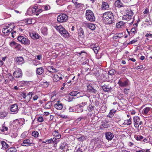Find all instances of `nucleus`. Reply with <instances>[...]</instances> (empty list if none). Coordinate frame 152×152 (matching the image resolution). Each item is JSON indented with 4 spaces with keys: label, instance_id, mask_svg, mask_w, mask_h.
Segmentation results:
<instances>
[{
    "label": "nucleus",
    "instance_id": "obj_22",
    "mask_svg": "<svg viewBox=\"0 0 152 152\" xmlns=\"http://www.w3.org/2000/svg\"><path fill=\"white\" fill-rule=\"evenodd\" d=\"M44 69L43 67L37 68L36 69V73L37 74L41 75L44 72Z\"/></svg>",
    "mask_w": 152,
    "mask_h": 152
},
{
    "label": "nucleus",
    "instance_id": "obj_27",
    "mask_svg": "<svg viewBox=\"0 0 152 152\" xmlns=\"http://www.w3.org/2000/svg\"><path fill=\"white\" fill-rule=\"evenodd\" d=\"M87 26L88 28L92 30L95 29L96 28L95 25L92 23H88Z\"/></svg>",
    "mask_w": 152,
    "mask_h": 152
},
{
    "label": "nucleus",
    "instance_id": "obj_9",
    "mask_svg": "<svg viewBox=\"0 0 152 152\" xmlns=\"http://www.w3.org/2000/svg\"><path fill=\"white\" fill-rule=\"evenodd\" d=\"M13 75L15 77H21L22 76V71L20 69H18L13 72Z\"/></svg>",
    "mask_w": 152,
    "mask_h": 152
},
{
    "label": "nucleus",
    "instance_id": "obj_57",
    "mask_svg": "<svg viewBox=\"0 0 152 152\" xmlns=\"http://www.w3.org/2000/svg\"><path fill=\"white\" fill-rule=\"evenodd\" d=\"M52 138L47 140H46V142H48V144L49 143H53V141Z\"/></svg>",
    "mask_w": 152,
    "mask_h": 152
},
{
    "label": "nucleus",
    "instance_id": "obj_49",
    "mask_svg": "<svg viewBox=\"0 0 152 152\" xmlns=\"http://www.w3.org/2000/svg\"><path fill=\"white\" fill-rule=\"evenodd\" d=\"M15 48L16 50H20L21 48V46L20 44L17 43Z\"/></svg>",
    "mask_w": 152,
    "mask_h": 152
},
{
    "label": "nucleus",
    "instance_id": "obj_18",
    "mask_svg": "<svg viewBox=\"0 0 152 152\" xmlns=\"http://www.w3.org/2000/svg\"><path fill=\"white\" fill-rule=\"evenodd\" d=\"M115 5L116 7L119 8L123 7L124 6L123 4L121 1V0L116 1L115 3Z\"/></svg>",
    "mask_w": 152,
    "mask_h": 152
},
{
    "label": "nucleus",
    "instance_id": "obj_47",
    "mask_svg": "<svg viewBox=\"0 0 152 152\" xmlns=\"http://www.w3.org/2000/svg\"><path fill=\"white\" fill-rule=\"evenodd\" d=\"M65 143V142H63L60 144V148L61 149H63L65 148L66 145Z\"/></svg>",
    "mask_w": 152,
    "mask_h": 152
},
{
    "label": "nucleus",
    "instance_id": "obj_32",
    "mask_svg": "<svg viewBox=\"0 0 152 152\" xmlns=\"http://www.w3.org/2000/svg\"><path fill=\"white\" fill-rule=\"evenodd\" d=\"M2 148L4 149H7L9 147V145L7 144L5 141H2L1 143Z\"/></svg>",
    "mask_w": 152,
    "mask_h": 152
},
{
    "label": "nucleus",
    "instance_id": "obj_5",
    "mask_svg": "<svg viewBox=\"0 0 152 152\" xmlns=\"http://www.w3.org/2000/svg\"><path fill=\"white\" fill-rule=\"evenodd\" d=\"M17 39L22 44L25 45H27L30 44V42L28 39L20 35L18 36Z\"/></svg>",
    "mask_w": 152,
    "mask_h": 152
},
{
    "label": "nucleus",
    "instance_id": "obj_46",
    "mask_svg": "<svg viewBox=\"0 0 152 152\" xmlns=\"http://www.w3.org/2000/svg\"><path fill=\"white\" fill-rule=\"evenodd\" d=\"M115 73V71L114 69H112L109 71L108 74L111 75H113Z\"/></svg>",
    "mask_w": 152,
    "mask_h": 152
},
{
    "label": "nucleus",
    "instance_id": "obj_21",
    "mask_svg": "<svg viewBox=\"0 0 152 152\" xmlns=\"http://www.w3.org/2000/svg\"><path fill=\"white\" fill-rule=\"evenodd\" d=\"M7 115V113L5 110H0V118H3Z\"/></svg>",
    "mask_w": 152,
    "mask_h": 152
},
{
    "label": "nucleus",
    "instance_id": "obj_7",
    "mask_svg": "<svg viewBox=\"0 0 152 152\" xmlns=\"http://www.w3.org/2000/svg\"><path fill=\"white\" fill-rule=\"evenodd\" d=\"M68 19L67 16L64 14H62L59 15L57 18V20L58 22L62 23L65 22Z\"/></svg>",
    "mask_w": 152,
    "mask_h": 152
},
{
    "label": "nucleus",
    "instance_id": "obj_40",
    "mask_svg": "<svg viewBox=\"0 0 152 152\" xmlns=\"http://www.w3.org/2000/svg\"><path fill=\"white\" fill-rule=\"evenodd\" d=\"M48 69L49 70H52V71L53 72H56L57 71V70L54 68L53 66H48Z\"/></svg>",
    "mask_w": 152,
    "mask_h": 152
},
{
    "label": "nucleus",
    "instance_id": "obj_26",
    "mask_svg": "<svg viewBox=\"0 0 152 152\" xmlns=\"http://www.w3.org/2000/svg\"><path fill=\"white\" fill-rule=\"evenodd\" d=\"M91 47L93 48V49L95 53L97 54L98 53V50L100 49V48L99 46L93 45L91 46Z\"/></svg>",
    "mask_w": 152,
    "mask_h": 152
},
{
    "label": "nucleus",
    "instance_id": "obj_45",
    "mask_svg": "<svg viewBox=\"0 0 152 152\" xmlns=\"http://www.w3.org/2000/svg\"><path fill=\"white\" fill-rule=\"evenodd\" d=\"M36 10V15H38L39 14V13H40L42 12L43 10L42 9H37Z\"/></svg>",
    "mask_w": 152,
    "mask_h": 152
},
{
    "label": "nucleus",
    "instance_id": "obj_8",
    "mask_svg": "<svg viewBox=\"0 0 152 152\" xmlns=\"http://www.w3.org/2000/svg\"><path fill=\"white\" fill-rule=\"evenodd\" d=\"M34 95V93L33 92H29L27 94H26V93H23V96L26 100L28 102L32 97V96Z\"/></svg>",
    "mask_w": 152,
    "mask_h": 152
},
{
    "label": "nucleus",
    "instance_id": "obj_52",
    "mask_svg": "<svg viewBox=\"0 0 152 152\" xmlns=\"http://www.w3.org/2000/svg\"><path fill=\"white\" fill-rule=\"evenodd\" d=\"M102 125L103 126V127L105 128H107L108 127L107 126V124L104 121H102Z\"/></svg>",
    "mask_w": 152,
    "mask_h": 152
},
{
    "label": "nucleus",
    "instance_id": "obj_24",
    "mask_svg": "<svg viewBox=\"0 0 152 152\" xmlns=\"http://www.w3.org/2000/svg\"><path fill=\"white\" fill-rule=\"evenodd\" d=\"M151 108L148 107H147L144 108L142 111V114L145 115L147 114L151 110Z\"/></svg>",
    "mask_w": 152,
    "mask_h": 152
},
{
    "label": "nucleus",
    "instance_id": "obj_12",
    "mask_svg": "<svg viewBox=\"0 0 152 152\" xmlns=\"http://www.w3.org/2000/svg\"><path fill=\"white\" fill-rule=\"evenodd\" d=\"M106 139L108 140H111L114 137L113 134L110 132H107L105 133Z\"/></svg>",
    "mask_w": 152,
    "mask_h": 152
},
{
    "label": "nucleus",
    "instance_id": "obj_2",
    "mask_svg": "<svg viewBox=\"0 0 152 152\" xmlns=\"http://www.w3.org/2000/svg\"><path fill=\"white\" fill-rule=\"evenodd\" d=\"M86 17L87 20L90 21H94L95 20V17L94 13L91 10H86Z\"/></svg>",
    "mask_w": 152,
    "mask_h": 152
},
{
    "label": "nucleus",
    "instance_id": "obj_17",
    "mask_svg": "<svg viewBox=\"0 0 152 152\" xmlns=\"http://www.w3.org/2000/svg\"><path fill=\"white\" fill-rule=\"evenodd\" d=\"M31 144L30 140L29 139H26L23 141V143L21 145L24 146H28Z\"/></svg>",
    "mask_w": 152,
    "mask_h": 152
},
{
    "label": "nucleus",
    "instance_id": "obj_3",
    "mask_svg": "<svg viewBox=\"0 0 152 152\" xmlns=\"http://www.w3.org/2000/svg\"><path fill=\"white\" fill-rule=\"evenodd\" d=\"M56 29L64 37H66L69 36L68 32L61 26H57L55 27Z\"/></svg>",
    "mask_w": 152,
    "mask_h": 152
},
{
    "label": "nucleus",
    "instance_id": "obj_4",
    "mask_svg": "<svg viewBox=\"0 0 152 152\" xmlns=\"http://www.w3.org/2000/svg\"><path fill=\"white\" fill-rule=\"evenodd\" d=\"M119 86L122 87H125L129 85V81L125 78H121L118 81V83Z\"/></svg>",
    "mask_w": 152,
    "mask_h": 152
},
{
    "label": "nucleus",
    "instance_id": "obj_59",
    "mask_svg": "<svg viewBox=\"0 0 152 152\" xmlns=\"http://www.w3.org/2000/svg\"><path fill=\"white\" fill-rule=\"evenodd\" d=\"M137 41V40L136 39H134L132 40L129 43V44H133L134 43H135V42H136Z\"/></svg>",
    "mask_w": 152,
    "mask_h": 152
},
{
    "label": "nucleus",
    "instance_id": "obj_30",
    "mask_svg": "<svg viewBox=\"0 0 152 152\" xmlns=\"http://www.w3.org/2000/svg\"><path fill=\"white\" fill-rule=\"evenodd\" d=\"M134 137L137 141H142L144 138L142 136L139 135H135Z\"/></svg>",
    "mask_w": 152,
    "mask_h": 152
},
{
    "label": "nucleus",
    "instance_id": "obj_15",
    "mask_svg": "<svg viewBox=\"0 0 152 152\" xmlns=\"http://www.w3.org/2000/svg\"><path fill=\"white\" fill-rule=\"evenodd\" d=\"M75 6L74 9L77 10H80L84 7L83 4L80 3H78Z\"/></svg>",
    "mask_w": 152,
    "mask_h": 152
},
{
    "label": "nucleus",
    "instance_id": "obj_25",
    "mask_svg": "<svg viewBox=\"0 0 152 152\" xmlns=\"http://www.w3.org/2000/svg\"><path fill=\"white\" fill-rule=\"evenodd\" d=\"M109 8V5L106 2H102V8L103 10H106Z\"/></svg>",
    "mask_w": 152,
    "mask_h": 152
},
{
    "label": "nucleus",
    "instance_id": "obj_54",
    "mask_svg": "<svg viewBox=\"0 0 152 152\" xmlns=\"http://www.w3.org/2000/svg\"><path fill=\"white\" fill-rule=\"evenodd\" d=\"M86 104H87L86 102H82L81 103H80V104H78V105L79 106V107H80L82 108V107L86 105Z\"/></svg>",
    "mask_w": 152,
    "mask_h": 152
},
{
    "label": "nucleus",
    "instance_id": "obj_42",
    "mask_svg": "<svg viewBox=\"0 0 152 152\" xmlns=\"http://www.w3.org/2000/svg\"><path fill=\"white\" fill-rule=\"evenodd\" d=\"M37 10L34 9V8H28V12L29 11H31L32 14L33 15H34L36 14V10Z\"/></svg>",
    "mask_w": 152,
    "mask_h": 152
},
{
    "label": "nucleus",
    "instance_id": "obj_60",
    "mask_svg": "<svg viewBox=\"0 0 152 152\" xmlns=\"http://www.w3.org/2000/svg\"><path fill=\"white\" fill-rule=\"evenodd\" d=\"M34 96L33 97V99L34 101H35L37 100L38 98V96L36 95H34Z\"/></svg>",
    "mask_w": 152,
    "mask_h": 152
},
{
    "label": "nucleus",
    "instance_id": "obj_38",
    "mask_svg": "<svg viewBox=\"0 0 152 152\" xmlns=\"http://www.w3.org/2000/svg\"><path fill=\"white\" fill-rule=\"evenodd\" d=\"M94 106L91 104H89L87 107V109L89 111H92L94 109Z\"/></svg>",
    "mask_w": 152,
    "mask_h": 152
},
{
    "label": "nucleus",
    "instance_id": "obj_31",
    "mask_svg": "<svg viewBox=\"0 0 152 152\" xmlns=\"http://www.w3.org/2000/svg\"><path fill=\"white\" fill-rule=\"evenodd\" d=\"M52 106V103L50 102H48L44 106V107L45 109H49Z\"/></svg>",
    "mask_w": 152,
    "mask_h": 152
},
{
    "label": "nucleus",
    "instance_id": "obj_14",
    "mask_svg": "<svg viewBox=\"0 0 152 152\" xmlns=\"http://www.w3.org/2000/svg\"><path fill=\"white\" fill-rule=\"evenodd\" d=\"M87 90L88 92H90L93 94H96L97 92L96 89L92 86L88 85L87 86Z\"/></svg>",
    "mask_w": 152,
    "mask_h": 152
},
{
    "label": "nucleus",
    "instance_id": "obj_35",
    "mask_svg": "<svg viewBox=\"0 0 152 152\" xmlns=\"http://www.w3.org/2000/svg\"><path fill=\"white\" fill-rule=\"evenodd\" d=\"M53 80L55 82H57L60 80L59 76L57 75H55L53 77Z\"/></svg>",
    "mask_w": 152,
    "mask_h": 152
},
{
    "label": "nucleus",
    "instance_id": "obj_63",
    "mask_svg": "<svg viewBox=\"0 0 152 152\" xmlns=\"http://www.w3.org/2000/svg\"><path fill=\"white\" fill-rule=\"evenodd\" d=\"M8 75L10 76L9 77V79H10V80H13L14 79V77L10 73Z\"/></svg>",
    "mask_w": 152,
    "mask_h": 152
},
{
    "label": "nucleus",
    "instance_id": "obj_33",
    "mask_svg": "<svg viewBox=\"0 0 152 152\" xmlns=\"http://www.w3.org/2000/svg\"><path fill=\"white\" fill-rule=\"evenodd\" d=\"M12 31V29L10 30V29H8L7 28H4L2 29V32L3 33H4V34H7L10 32Z\"/></svg>",
    "mask_w": 152,
    "mask_h": 152
},
{
    "label": "nucleus",
    "instance_id": "obj_62",
    "mask_svg": "<svg viewBox=\"0 0 152 152\" xmlns=\"http://www.w3.org/2000/svg\"><path fill=\"white\" fill-rule=\"evenodd\" d=\"M42 56L41 55H37L36 56V58L39 60H40Z\"/></svg>",
    "mask_w": 152,
    "mask_h": 152
},
{
    "label": "nucleus",
    "instance_id": "obj_34",
    "mask_svg": "<svg viewBox=\"0 0 152 152\" xmlns=\"http://www.w3.org/2000/svg\"><path fill=\"white\" fill-rule=\"evenodd\" d=\"M79 93V92L77 91H74L69 93V95L72 96H75Z\"/></svg>",
    "mask_w": 152,
    "mask_h": 152
},
{
    "label": "nucleus",
    "instance_id": "obj_36",
    "mask_svg": "<svg viewBox=\"0 0 152 152\" xmlns=\"http://www.w3.org/2000/svg\"><path fill=\"white\" fill-rule=\"evenodd\" d=\"M132 123V121L131 120L130 118H129L127 120H125L124 123V124L129 125Z\"/></svg>",
    "mask_w": 152,
    "mask_h": 152
},
{
    "label": "nucleus",
    "instance_id": "obj_43",
    "mask_svg": "<svg viewBox=\"0 0 152 152\" xmlns=\"http://www.w3.org/2000/svg\"><path fill=\"white\" fill-rule=\"evenodd\" d=\"M45 10H48L50 9V6L48 5H46L42 6Z\"/></svg>",
    "mask_w": 152,
    "mask_h": 152
},
{
    "label": "nucleus",
    "instance_id": "obj_29",
    "mask_svg": "<svg viewBox=\"0 0 152 152\" xmlns=\"http://www.w3.org/2000/svg\"><path fill=\"white\" fill-rule=\"evenodd\" d=\"M30 36L34 39H38L39 38V35L37 33H32L30 34Z\"/></svg>",
    "mask_w": 152,
    "mask_h": 152
},
{
    "label": "nucleus",
    "instance_id": "obj_64",
    "mask_svg": "<svg viewBox=\"0 0 152 152\" xmlns=\"http://www.w3.org/2000/svg\"><path fill=\"white\" fill-rule=\"evenodd\" d=\"M76 152H83L82 149L79 148L76 151Z\"/></svg>",
    "mask_w": 152,
    "mask_h": 152
},
{
    "label": "nucleus",
    "instance_id": "obj_39",
    "mask_svg": "<svg viewBox=\"0 0 152 152\" xmlns=\"http://www.w3.org/2000/svg\"><path fill=\"white\" fill-rule=\"evenodd\" d=\"M78 34L80 36H82L84 34V31L82 28H80L78 30Z\"/></svg>",
    "mask_w": 152,
    "mask_h": 152
},
{
    "label": "nucleus",
    "instance_id": "obj_51",
    "mask_svg": "<svg viewBox=\"0 0 152 152\" xmlns=\"http://www.w3.org/2000/svg\"><path fill=\"white\" fill-rule=\"evenodd\" d=\"M17 43L13 41L10 43V45L11 47L15 48Z\"/></svg>",
    "mask_w": 152,
    "mask_h": 152
},
{
    "label": "nucleus",
    "instance_id": "obj_1",
    "mask_svg": "<svg viewBox=\"0 0 152 152\" xmlns=\"http://www.w3.org/2000/svg\"><path fill=\"white\" fill-rule=\"evenodd\" d=\"M103 19L107 24H110L114 23L115 18L113 13L111 12H105L103 15Z\"/></svg>",
    "mask_w": 152,
    "mask_h": 152
},
{
    "label": "nucleus",
    "instance_id": "obj_41",
    "mask_svg": "<svg viewBox=\"0 0 152 152\" xmlns=\"http://www.w3.org/2000/svg\"><path fill=\"white\" fill-rule=\"evenodd\" d=\"M77 139L79 141L83 142L86 140V138L84 136H81L80 137L77 138Z\"/></svg>",
    "mask_w": 152,
    "mask_h": 152
},
{
    "label": "nucleus",
    "instance_id": "obj_50",
    "mask_svg": "<svg viewBox=\"0 0 152 152\" xmlns=\"http://www.w3.org/2000/svg\"><path fill=\"white\" fill-rule=\"evenodd\" d=\"M37 121L39 122H41L44 121V119L42 117L39 116L37 118Z\"/></svg>",
    "mask_w": 152,
    "mask_h": 152
},
{
    "label": "nucleus",
    "instance_id": "obj_37",
    "mask_svg": "<svg viewBox=\"0 0 152 152\" xmlns=\"http://www.w3.org/2000/svg\"><path fill=\"white\" fill-rule=\"evenodd\" d=\"M8 151L9 152H16L17 151V150L15 147H12L9 148Z\"/></svg>",
    "mask_w": 152,
    "mask_h": 152
},
{
    "label": "nucleus",
    "instance_id": "obj_44",
    "mask_svg": "<svg viewBox=\"0 0 152 152\" xmlns=\"http://www.w3.org/2000/svg\"><path fill=\"white\" fill-rule=\"evenodd\" d=\"M32 135L35 137H37L38 136L39 133L37 131H34L32 132Z\"/></svg>",
    "mask_w": 152,
    "mask_h": 152
},
{
    "label": "nucleus",
    "instance_id": "obj_61",
    "mask_svg": "<svg viewBox=\"0 0 152 152\" xmlns=\"http://www.w3.org/2000/svg\"><path fill=\"white\" fill-rule=\"evenodd\" d=\"M49 83V82H44V85L45 86V87H47L48 86Z\"/></svg>",
    "mask_w": 152,
    "mask_h": 152
},
{
    "label": "nucleus",
    "instance_id": "obj_58",
    "mask_svg": "<svg viewBox=\"0 0 152 152\" xmlns=\"http://www.w3.org/2000/svg\"><path fill=\"white\" fill-rule=\"evenodd\" d=\"M142 141L144 143H147L149 142V140H148V139L146 138H143Z\"/></svg>",
    "mask_w": 152,
    "mask_h": 152
},
{
    "label": "nucleus",
    "instance_id": "obj_10",
    "mask_svg": "<svg viewBox=\"0 0 152 152\" xmlns=\"http://www.w3.org/2000/svg\"><path fill=\"white\" fill-rule=\"evenodd\" d=\"M102 87L105 92H110L112 89L110 85L109 84H105L102 86Z\"/></svg>",
    "mask_w": 152,
    "mask_h": 152
},
{
    "label": "nucleus",
    "instance_id": "obj_19",
    "mask_svg": "<svg viewBox=\"0 0 152 152\" xmlns=\"http://www.w3.org/2000/svg\"><path fill=\"white\" fill-rule=\"evenodd\" d=\"M16 61L18 64H22L24 63V60L21 56L18 57L16 58Z\"/></svg>",
    "mask_w": 152,
    "mask_h": 152
},
{
    "label": "nucleus",
    "instance_id": "obj_16",
    "mask_svg": "<svg viewBox=\"0 0 152 152\" xmlns=\"http://www.w3.org/2000/svg\"><path fill=\"white\" fill-rule=\"evenodd\" d=\"M134 124L136 128L139 126V122L140 121V118L138 116H134L133 118Z\"/></svg>",
    "mask_w": 152,
    "mask_h": 152
},
{
    "label": "nucleus",
    "instance_id": "obj_53",
    "mask_svg": "<svg viewBox=\"0 0 152 152\" xmlns=\"http://www.w3.org/2000/svg\"><path fill=\"white\" fill-rule=\"evenodd\" d=\"M60 133H59L58 130H55L53 133V135L55 137L58 134H59Z\"/></svg>",
    "mask_w": 152,
    "mask_h": 152
},
{
    "label": "nucleus",
    "instance_id": "obj_55",
    "mask_svg": "<svg viewBox=\"0 0 152 152\" xmlns=\"http://www.w3.org/2000/svg\"><path fill=\"white\" fill-rule=\"evenodd\" d=\"M136 28L135 26L134 28H132L131 30V32L134 34H135L136 32Z\"/></svg>",
    "mask_w": 152,
    "mask_h": 152
},
{
    "label": "nucleus",
    "instance_id": "obj_20",
    "mask_svg": "<svg viewBox=\"0 0 152 152\" xmlns=\"http://www.w3.org/2000/svg\"><path fill=\"white\" fill-rule=\"evenodd\" d=\"M124 36L123 34L121 33L118 34H115L113 37V38L114 40H116L117 38H120L123 37Z\"/></svg>",
    "mask_w": 152,
    "mask_h": 152
},
{
    "label": "nucleus",
    "instance_id": "obj_13",
    "mask_svg": "<svg viewBox=\"0 0 152 152\" xmlns=\"http://www.w3.org/2000/svg\"><path fill=\"white\" fill-rule=\"evenodd\" d=\"M54 107L58 110H61L63 108V104L60 101H58L54 104Z\"/></svg>",
    "mask_w": 152,
    "mask_h": 152
},
{
    "label": "nucleus",
    "instance_id": "obj_56",
    "mask_svg": "<svg viewBox=\"0 0 152 152\" xmlns=\"http://www.w3.org/2000/svg\"><path fill=\"white\" fill-rule=\"evenodd\" d=\"M53 141V143H55V144H57L59 142V140H57V139L56 137H54L52 138Z\"/></svg>",
    "mask_w": 152,
    "mask_h": 152
},
{
    "label": "nucleus",
    "instance_id": "obj_11",
    "mask_svg": "<svg viewBox=\"0 0 152 152\" xmlns=\"http://www.w3.org/2000/svg\"><path fill=\"white\" fill-rule=\"evenodd\" d=\"M10 110L13 114H16L18 111V106L16 104H13L11 106Z\"/></svg>",
    "mask_w": 152,
    "mask_h": 152
},
{
    "label": "nucleus",
    "instance_id": "obj_6",
    "mask_svg": "<svg viewBox=\"0 0 152 152\" xmlns=\"http://www.w3.org/2000/svg\"><path fill=\"white\" fill-rule=\"evenodd\" d=\"M133 14L134 13L132 10L128 11L126 15L123 16L122 19L123 20H129L132 19Z\"/></svg>",
    "mask_w": 152,
    "mask_h": 152
},
{
    "label": "nucleus",
    "instance_id": "obj_48",
    "mask_svg": "<svg viewBox=\"0 0 152 152\" xmlns=\"http://www.w3.org/2000/svg\"><path fill=\"white\" fill-rule=\"evenodd\" d=\"M44 32V34L45 35H47L48 32H47V28L44 27L42 29V32L43 33Z\"/></svg>",
    "mask_w": 152,
    "mask_h": 152
},
{
    "label": "nucleus",
    "instance_id": "obj_23",
    "mask_svg": "<svg viewBox=\"0 0 152 152\" xmlns=\"http://www.w3.org/2000/svg\"><path fill=\"white\" fill-rule=\"evenodd\" d=\"M83 110L78 105H76L74 107V111L76 113H80L83 111Z\"/></svg>",
    "mask_w": 152,
    "mask_h": 152
},
{
    "label": "nucleus",
    "instance_id": "obj_28",
    "mask_svg": "<svg viewBox=\"0 0 152 152\" xmlns=\"http://www.w3.org/2000/svg\"><path fill=\"white\" fill-rule=\"evenodd\" d=\"M124 24L123 21H120L116 24V27L118 28H122L124 26Z\"/></svg>",
    "mask_w": 152,
    "mask_h": 152
}]
</instances>
